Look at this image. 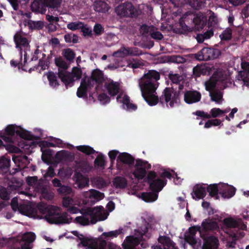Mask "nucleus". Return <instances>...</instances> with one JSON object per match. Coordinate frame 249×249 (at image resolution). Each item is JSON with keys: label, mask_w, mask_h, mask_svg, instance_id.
Instances as JSON below:
<instances>
[{"label": "nucleus", "mask_w": 249, "mask_h": 249, "mask_svg": "<svg viewBox=\"0 0 249 249\" xmlns=\"http://www.w3.org/2000/svg\"><path fill=\"white\" fill-rule=\"evenodd\" d=\"M123 233V228H119L118 230L115 231H111L108 232H104L102 233L101 238H104L105 239H108L109 238H117L118 236ZM100 239L99 241L102 239Z\"/></svg>", "instance_id": "c9c22d12"}, {"label": "nucleus", "mask_w": 249, "mask_h": 249, "mask_svg": "<svg viewBox=\"0 0 249 249\" xmlns=\"http://www.w3.org/2000/svg\"><path fill=\"white\" fill-rule=\"evenodd\" d=\"M52 183H53V187L58 188L56 191L58 194L66 196L70 195L71 194V188L68 186L63 185L59 179L54 178V179L52 180Z\"/></svg>", "instance_id": "a211bd4d"}, {"label": "nucleus", "mask_w": 249, "mask_h": 249, "mask_svg": "<svg viewBox=\"0 0 249 249\" xmlns=\"http://www.w3.org/2000/svg\"><path fill=\"white\" fill-rule=\"evenodd\" d=\"M206 23V16L201 13L184 15L179 19V27L175 28L174 31L176 34L187 35L192 32L193 27L202 29Z\"/></svg>", "instance_id": "f03ea898"}, {"label": "nucleus", "mask_w": 249, "mask_h": 249, "mask_svg": "<svg viewBox=\"0 0 249 249\" xmlns=\"http://www.w3.org/2000/svg\"><path fill=\"white\" fill-rule=\"evenodd\" d=\"M204 184H197L193 188L192 198L195 199H203L206 196V187Z\"/></svg>", "instance_id": "5701e85b"}, {"label": "nucleus", "mask_w": 249, "mask_h": 249, "mask_svg": "<svg viewBox=\"0 0 249 249\" xmlns=\"http://www.w3.org/2000/svg\"><path fill=\"white\" fill-rule=\"evenodd\" d=\"M94 10L100 13H105L107 11V4L104 1H98L94 3Z\"/></svg>", "instance_id": "8fccbe9b"}, {"label": "nucleus", "mask_w": 249, "mask_h": 249, "mask_svg": "<svg viewBox=\"0 0 249 249\" xmlns=\"http://www.w3.org/2000/svg\"><path fill=\"white\" fill-rule=\"evenodd\" d=\"M42 152V160L43 161L46 162L47 160L52 156L53 151L50 149H41Z\"/></svg>", "instance_id": "bf43d9fd"}, {"label": "nucleus", "mask_w": 249, "mask_h": 249, "mask_svg": "<svg viewBox=\"0 0 249 249\" xmlns=\"http://www.w3.org/2000/svg\"><path fill=\"white\" fill-rule=\"evenodd\" d=\"M78 246L87 247L86 249H121L119 246L112 242L107 243L105 240H101L97 243L93 238L80 239V242Z\"/></svg>", "instance_id": "39448f33"}, {"label": "nucleus", "mask_w": 249, "mask_h": 249, "mask_svg": "<svg viewBox=\"0 0 249 249\" xmlns=\"http://www.w3.org/2000/svg\"><path fill=\"white\" fill-rule=\"evenodd\" d=\"M61 2V0H35L32 3L31 9L34 13L45 14L47 8H58Z\"/></svg>", "instance_id": "0eeeda50"}, {"label": "nucleus", "mask_w": 249, "mask_h": 249, "mask_svg": "<svg viewBox=\"0 0 249 249\" xmlns=\"http://www.w3.org/2000/svg\"><path fill=\"white\" fill-rule=\"evenodd\" d=\"M142 63L138 60H135L133 59V61H132L131 60L127 61V65H126V67H129L130 68L132 69H137L140 68L141 66H142Z\"/></svg>", "instance_id": "680f3d73"}, {"label": "nucleus", "mask_w": 249, "mask_h": 249, "mask_svg": "<svg viewBox=\"0 0 249 249\" xmlns=\"http://www.w3.org/2000/svg\"><path fill=\"white\" fill-rule=\"evenodd\" d=\"M117 161L122 163L125 164L129 166L132 165L134 163V158L130 154L123 152L119 153L117 157Z\"/></svg>", "instance_id": "473e14b6"}, {"label": "nucleus", "mask_w": 249, "mask_h": 249, "mask_svg": "<svg viewBox=\"0 0 249 249\" xmlns=\"http://www.w3.org/2000/svg\"><path fill=\"white\" fill-rule=\"evenodd\" d=\"M89 89L86 88L85 87H83L82 86H80L78 87V89H77L76 95L78 98H83L84 97L87 96V90Z\"/></svg>", "instance_id": "e2e57ef3"}, {"label": "nucleus", "mask_w": 249, "mask_h": 249, "mask_svg": "<svg viewBox=\"0 0 249 249\" xmlns=\"http://www.w3.org/2000/svg\"><path fill=\"white\" fill-rule=\"evenodd\" d=\"M151 166L146 161L141 159L136 160L135 165V170L133 175L135 178L138 180L142 179L146 177V171L150 169Z\"/></svg>", "instance_id": "f8f14e48"}, {"label": "nucleus", "mask_w": 249, "mask_h": 249, "mask_svg": "<svg viewBox=\"0 0 249 249\" xmlns=\"http://www.w3.org/2000/svg\"><path fill=\"white\" fill-rule=\"evenodd\" d=\"M23 62H22V53H19V60H15L14 59L10 61V65L12 67L17 68L22 70V71H27L28 62H27V53L25 52L23 54Z\"/></svg>", "instance_id": "412c9836"}, {"label": "nucleus", "mask_w": 249, "mask_h": 249, "mask_svg": "<svg viewBox=\"0 0 249 249\" xmlns=\"http://www.w3.org/2000/svg\"><path fill=\"white\" fill-rule=\"evenodd\" d=\"M218 244L217 238L211 235L209 237L203 239L202 249H217Z\"/></svg>", "instance_id": "c85d7f7f"}, {"label": "nucleus", "mask_w": 249, "mask_h": 249, "mask_svg": "<svg viewBox=\"0 0 249 249\" xmlns=\"http://www.w3.org/2000/svg\"><path fill=\"white\" fill-rule=\"evenodd\" d=\"M102 206H96L94 208H88L84 212V215L75 218L74 222L82 226H87L89 223L95 224L98 221L105 220L107 215L102 213L103 211Z\"/></svg>", "instance_id": "20e7f679"}, {"label": "nucleus", "mask_w": 249, "mask_h": 249, "mask_svg": "<svg viewBox=\"0 0 249 249\" xmlns=\"http://www.w3.org/2000/svg\"><path fill=\"white\" fill-rule=\"evenodd\" d=\"M76 150L87 155H90L96 153V151L89 145H78L76 147Z\"/></svg>", "instance_id": "37998d69"}, {"label": "nucleus", "mask_w": 249, "mask_h": 249, "mask_svg": "<svg viewBox=\"0 0 249 249\" xmlns=\"http://www.w3.org/2000/svg\"><path fill=\"white\" fill-rule=\"evenodd\" d=\"M5 134L8 136H14L15 134L20 138L27 140H32L36 139L35 136L30 134L28 131L18 127L14 124H9L5 129Z\"/></svg>", "instance_id": "9d476101"}, {"label": "nucleus", "mask_w": 249, "mask_h": 249, "mask_svg": "<svg viewBox=\"0 0 249 249\" xmlns=\"http://www.w3.org/2000/svg\"><path fill=\"white\" fill-rule=\"evenodd\" d=\"M211 72V68L209 66L197 65L193 69V73L194 76L198 77L201 75H209Z\"/></svg>", "instance_id": "2f4dec72"}, {"label": "nucleus", "mask_w": 249, "mask_h": 249, "mask_svg": "<svg viewBox=\"0 0 249 249\" xmlns=\"http://www.w3.org/2000/svg\"><path fill=\"white\" fill-rule=\"evenodd\" d=\"M0 198L4 200L9 199V193L4 187H0Z\"/></svg>", "instance_id": "69168bd1"}, {"label": "nucleus", "mask_w": 249, "mask_h": 249, "mask_svg": "<svg viewBox=\"0 0 249 249\" xmlns=\"http://www.w3.org/2000/svg\"><path fill=\"white\" fill-rule=\"evenodd\" d=\"M94 163L95 167L104 169L105 167V160L103 155L101 154L98 155L95 160H94Z\"/></svg>", "instance_id": "3c124183"}, {"label": "nucleus", "mask_w": 249, "mask_h": 249, "mask_svg": "<svg viewBox=\"0 0 249 249\" xmlns=\"http://www.w3.org/2000/svg\"><path fill=\"white\" fill-rule=\"evenodd\" d=\"M117 14L121 17L136 18L142 14V11L129 2L118 6L116 8Z\"/></svg>", "instance_id": "6e6552de"}, {"label": "nucleus", "mask_w": 249, "mask_h": 249, "mask_svg": "<svg viewBox=\"0 0 249 249\" xmlns=\"http://www.w3.org/2000/svg\"><path fill=\"white\" fill-rule=\"evenodd\" d=\"M84 25L83 23L82 22H71L67 25V28L68 29L71 31H75L78 29H80L82 27H84Z\"/></svg>", "instance_id": "4d7b16f0"}, {"label": "nucleus", "mask_w": 249, "mask_h": 249, "mask_svg": "<svg viewBox=\"0 0 249 249\" xmlns=\"http://www.w3.org/2000/svg\"><path fill=\"white\" fill-rule=\"evenodd\" d=\"M160 79V73L154 70L148 71L139 79L142 97L149 106H155L158 103L159 97L156 95V90L159 87Z\"/></svg>", "instance_id": "f257e3e1"}, {"label": "nucleus", "mask_w": 249, "mask_h": 249, "mask_svg": "<svg viewBox=\"0 0 249 249\" xmlns=\"http://www.w3.org/2000/svg\"><path fill=\"white\" fill-rule=\"evenodd\" d=\"M201 98V93L196 90H187L184 93V101L188 104L198 102Z\"/></svg>", "instance_id": "6ab92c4d"}, {"label": "nucleus", "mask_w": 249, "mask_h": 249, "mask_svg": "<svg viewBox=\"0 0 249 249\" xmlns=\"http://www.w3.org/2000/svg\"><path fill=\"white\" fill-rule=\"evenodd\" d=\"M39 147L41 149H47L49 147H55L56 144L53 142H50L46 141H43L39 143Z\"/></svg>", "instance_id": "338daca9"}, {"label": "nucleus", "mask_w": 249, "mask_h": 249, "mask_svg": "<svg viewBox=\"0 0 249 249\" xmlns=\"http://www.w3.org/2000/svg\"><path fill=\"white\" fill-rule=\"evenodd\" d=\"M76 183L78 185L79 188L83 189L88 186L89 180L88 178L84 177L83 175L80 174H77Z\"/></svg>", "instance_id": "58836bf2"}, {"label": "nucleus", "mask_w": 249, "mask_h": 249, "mask_svg": "<svg viewBox=\"0 0 249 249\" xmlns=\"http://www.w3.org/2000/svg\"><path fill=\"white\" fill-rule=\"evenodd\" d=\"M194 115H195L198 117H201L203 119H210L211 118H216L220 117L223 115L221 112V109L220 108H213L210 110V114L206 112L203 110H197L195 112L193 113Z\"/></svg>", "instance_id": "dca6fc26"}, {"label": "nucleus", "mask_w": 249, "mask_h": 249, "mask_svg": "<svg viewBox=\"0 0 249 249\" xmlns=\"http://www.w3.org/2000/svg\"><path fill=\"white\" fill-rule=\"evenodd\" d=\"M206 187V191L209 193L210 196L215 197L217 199V195L219 194V184H210Z\"/></svg>", "instance_id": "ea45409f"}, {"label": "nucleus", "mask_w": 249, "mask_h": 249, "mask_svg": "<svg viewBox=\"0 0 249 249\" xmlns=\"http://www.w3.org/2000/svg\"><path fill=\"white\" fill-rule=\"evenodd\" d=\"M96 84L95 81L88 79H84L82 80L81 83H80V86L84 88H87L88 89H90L94 87V85Z\"/></svg>", "instance_id": "6e6d98bb"}, {"label": "nucleus", "mask_w": 249, "mask_h": 249, "mask_svg": "<svg viewBox=\"0 0 249 249\" xmlns=\"http://www.w3.org/2000/svg\"><path fill=\"white\" fill-rule=\"evenodd\" d=\"M178 91H175L173 87L165 88V89H163V92H162L161 96L159 98L158 103L160 102V105L163 106V107H164L165 104L167 106V103L173 97L172 95H174V93Z\"/></svg>", "instance_id": "aec40b11"}, {"label": "nucleus", "mask_w": 249, "mask_h": 249, "mask_svg": "<svg viewBox=\"0 0 249 249\" xmlns=\"http://www.w3.org/2000/svg\"><path fill=\"white\" fill-rule=\"evenodd\" d=\"M88 79L95 81L96 84L95 88L96 90H97L98 88L101 86L105 81L103 72L98 69H95L92 71L90 77L88 78Z\"/></svg>", "instance_id": "c756f323"}, {"label": "nucleus", "mask_w": 249, "mask_h": 249, "mask_svg": "<svg viewBox=\"0 0 249 249\" xmlns=\"http://www.w3.org/2000/svg\"><path fill=\"white\" fill-rule=\"evenodd\" d=\"M119 53H123V56H137L141 54L140 50L137 47H128L126 48L125 47H121L118 52L114 53L113 55L117 56V54Z\"/></svg>", "instance_id": "7c9ffc66"}, {"label": "nucleus", "mask_w": 249, "mask_h": 249, "mask_svg": "<svg viewBox=\"0 0 249 249\" xmlns=\"http://www.w3.org/2000/svg\"><path fill=\"white\" fill-rule=\"evenodd\" d=\"M68 213L66 212L60 213L58 211L50 215H45L44 218L50 224L56 225L70 224L72 218H68Z\"/></svg>", "instance_id": "9b49d317"}, {"label": "nucleus", "mask_w": 249, "mask_h": 249, "mask_svg": "<svg viewBox=\"0 0 249 249\" xmlns=\"http://www.w3.org/2000/svg\"><path fill=\"white\" fill-rule=\"evenodd\" d=\"M167 76L173 84L176 85L179 84L180 82L183 81V77L182 75L178 73H175L171 71L169 72Z\"/></svg>", "instance_id": "a19ab883"}, {"label": "nucleus", "mask_w": 249, "mask_h": 249, "mask_svg": "<svg viewBox=\"0 0 249 249\" xmlns=\"http://www.w3.org/2000/svg\"><path fill=\"white\" fill-rule=\"evenodd\" d=\"M14 41L16 44V48L19 50L22 53V48H23L24 52L29 49V45L28 40L25 37L21 36V33L18 32L14 36Z\"/></svg>", "instance_id": "4468645a"}, {"label": "nucleus", "mask_w": 249, "mask_h": 249, "mask_svg": "<svg viewBox=\"0 0 249 249\" xmlns=\"http://www.w3.org/2000/svg\"><path fill=\"white\" fill-rule=\"evenodd\" d=\"M54 61L55 65L58 68V77L65 85L66 89L69 86L71 87L75 80H73L66 71L69 66L62 57H55Z\"/></svg>", "instance_id": "423d86ee"}, {"label": "nucleus", "mask_w": 249, "mask_h": 249, "mask_svg": "<svg viewBox=\"0 0 249 249\" xmlns=\"http://www.w3.org/2000/svg\"><path fill=\"white\" fill-rule=\"evenodd\" d=\"M89 197L93 198L96 200H102L105 197V195L103 193L96 190H90V194H89Z\"/></svg>", "instance_id": "5fc2aeb1"}, {"label": "nucleus", "mask_w": 249, "mask_h": 249, "mask_svg": "<svg viewBox=\"0 0 249 249\" xmlns=\"http://www.w3.org/2000/svg\"><path fill=\"white\" fill-rule=\"evenodd\" d=\"M235 188L226 184H220V195L224 198H231L235 195Z\"/></svg>", "instance_id": "b1692460"}, {"label": "nucleus", "mask_w": 249, "mask_h": 249, "mask_svg": "<svg viewBox=\"0 0 249 249\" xmlns=\"http://www.w3.org/2000/svg\"><path fill=\"white\" fill-rule=\"evenodd\" d=\"M224 121V119L221 120L215 118L212 120H209L207 121L204 124L205 128H209L212 126H217L219 125L222 126V122Z\"/></svg>", "instance_id": "c03bdc74"}, {"label": "nucleus", "mask_w": 249, "mask_h": 249, "mask_svg": "<svg viewBox=\"0 0 249 249\" xmlns=\"http://www.w3.org/2000/svg\"><path fill=\"white\" fill-rule=\"evenodd\" d=\"M47 78H48V81H49V85L51 87L55 88L59 86L57 76H56L53 72H48V74H47Z\"/></svg>", "instance_id": "79ce46f5"}, {"label": "nucleus", "mask_w": 249, "mask_h": 249, "mask_svg": "<svg viewBox=\"0 0 249 249\" xmlns=\"http://www.w3.org/2000/svg\"><path fill=\"white\" fill-rule=\"evenodd\" d=\"M123 104L126 106V109L134 111L137 109V105L130 103V97L127 95H124L123 97Z\"/></svg>", "instance_id": "a18cd8bd"}, {"label": "nucleus", "mask_w": 249, "mask_h": 249, "mask_svg": "<svg viewBox=\"0 0 249 249\" xmlns=\"http://www.w3.org/2000/svg\"><path fill=\"white\" fill-rule=\"evenodd\" d=\"M224 226L229 228H237L241 230H246L247 226L242 222L241 219L236 220L232 218H225L223 220Z\"/></svg>", "instance_id": "f3484780"}, {"label": "nucleus", "mask_w": 249, "mask_h": 249, "mask_svg": "<svg viewBox=\"0 0 249 249\" xmlns=\"http://www.w3.org/2000/svg\"><path fill=\"white\" fill-rule=\"evenodd\" d=\"M139 244V238L133 236H128L123 242V247L124 249H140L136 248Z\"/></svg>", "instance_id": "cd10ccee"}, {"label": "nucleus", "mask_w": 249, "mask_h": 249, "mask_svg": "<svg viewBox=\"0 0 249 249\" xmlns=\"http://www.w3.org/2000/svg\"><path fill=\"white\" fill-rule=\"evenodd\" d=\"M151 37L153 38L155 40H162L163 38V36H162V34L160 33V32L158 31H155L149 34Z\"/></svg>", "instance_id": "774afa93"}, {"label": "nucleus", "mask_w": 249, "mask_h": 249, "mask_svg": "<svg viewBox=\"0 0 249 249\" xmlns=\"http://www.w3.org/2000/svg\"><path fill=\"white\" fill-rule=\"evenodd\" d=\"M29 29L31 30H40L43 28V23L41 21H34L29 20L28 22Z\"/></svg>", "instance_id": "de8ad7c7"}, {"label": "nucleus", "mask_w": 249, "mask_h": 249, "mask_svg": "<svg viewBox=\"0 0 249 249\" xmlns=\"http://www.w3.org/2000/svg\"><path fill=\"white\" fill-rule=\"evenodd\" d=\"M64 40L67 43H73L75 44L78 41L77 36L75 34H67L64 35Z\"/></svg>", "instance_id": "13d9d810"}, {"label": "nucleus", "mask_w": 249, "mask_h": 249, "mask_svg": "<svg viewBox=\"0 0 249 249\" xmlns=\"http://www.w3.org/2000/svg\"><path fill=\"white\" fill-rule=\"evenodd\" d=\"M155 29L156 28L154 26H148L146 24H143L140 27L141 32H142V35L144 36L154 32Z\"/></svg>", "instance_id": "603ef678"}, {"label": "nucleus", "mask_w": 249, "mask_h": 249, "mask_svg": "<svg viewBox=\"0 0 249 249\" xmlns=\"http://www.w3.org/2000/svg\"><path fill=\"white\" fill-rule=\"evenodd\" d=\"M158 241V243L163 246V249H178L176 244L169 236L160 235Z\"/></svg>", "instance_id": "a878e982"}, {"label": "nucleus", "mask_w": 249, "mask_h": 249, "mask_svg": "<svg viewBox=\"0 0 249 249\" xmlns=\"http://www.w3.org/2000/svg\"><path fill=\"white\" fill-rule=\"evenodd\" d=\"M242 71L238 73V80L243 81L244 84L249 83V62H242L241 63Z\"/></svg>", "instance_id": "393cba45"}, {"label": "nucleus", "mask_w": 249, "mask_h": 249, "mask_svg": "<svg viewBox=\"0 0 249 249\" xmlns=\"http://www.w3.org/2000/svg\"><path fill=\"white\" fill-rule=\"evenodd\" d=\"M105 88L110 96L114 97L119 93L120 84L118 82H114L112 79H109L108 82L105 83Z\"/></svg>", "instance_id": "4be33fe9"}, {"label": "nucleus", "mask_w": 249, "mask_h": 249, "mask_svg": "<svg viewBox=\"0 0 249 249\" xmlns=\"http://www.w3.org/2000/svg\"><path fill=\"white\" fill-rule=\"evenodd\" d=\"M221 51L217 49L210 47H203L200 51L195 53L194 56L198 61H209L217 58L221 55Z\"/></svg>", "instance_id": "1a4fd4ad"}, {"label": "nucleus", "mask_w": 249, "mask_h": 249, "mask_svg": "<svg viewBox=\"0 0 249 249\" xmlns=\"http://www.w3.org/2000/svg\"><path fill=\"white\" fill-rule=\"evenodd\" d=\"M188 230L189 233H190V234L186 235V236H195L197 231L199 232V234H200L201 238H202L203 240L206 238L211 236H205L204 234L205 233L203 231H202L200 226H194L190 227Z\"/></svg>", "instance_id": "e433bc0d"}, {"label": "nucleus", "mask_w": 249, "mask_h": 249, "mask_svg": "<svg viewBox=\"0 0 249 249\" xmlns=\"http://www.w3.org/2000/svg\"><path fill=\"white\" fill-rule=\"evenodd\" d=\"M55 159L60 161H67L71 159V154L70 152L62 150L57 152L55 156Z\"/></svg>", "instance_id": "4c0bfd02"}, {"label": "nucleus", "mask_w": 249, "mask_h": 249, "mask_svg": "<svg viewBox=\"0 0 249 249\" xmlns=\"http://www.w3.org/2000/svg\"><path fill=\"white\" fill-rule=\"evenodd\" d=\"M23 239L26 241L25 243H31L36 239V235L32 232H27L23 235Z\"/></svg>", "instance_id": "0e129e2a"}, {"label": "nucleus", "mask_w": 249, "mask_h": 249, "mask_svg": "<svg viewBox=\"0 0 249 249\" xmlns=\"http://www.w3.org/2000/svg\"><path fill=\"white\" fill-rule=\"evenodd\" d=\"M11 160L10 157L2 156L0 157V172L6 173L10 169Z\"/></svg>", "instance_id": "72a5a7b5"}, {"label": "nucleus", "mask_w": 249, "mask_h": 249, "mask_svg": "<svg viewBox=\"0 0 249 249\" xmlns=\"http://www.w3.org/2000/svg\"><path fill=\"white\" fill-rule=\"evenodd\" d=\"M200 227L205 234L208 232L213 233L219 231V225L217 222L213 219H210V218L204 219L201 222Z\"/></svg>", "instance_id": "ddd939ff"}, {"label": "nucleus", "mask_w": 249, "mask_h": 249, "mask_svg": "<svg viewBox=\"0 0 249 249\" xmlns=\"http://www.w3.org/2000/svg\"><path fill=\"white\" fill-rule=\"evenodd\" d=\"M185 0H183L185 1ZM188 3L192 8L199 10L206 6V0H187ZM170 2L174 4L175 7H178L181 0H169Z\"/></svg>", "instance_id": "2eb2a0df"}, {"label": "nucleus", "mask_w": 249, "mask_h": 249, "mask_svg": "<svg viewBox=\"0 0 249 249\" xmlns=\"http://www.w3.org/2000/svg\"><path fill=\"white\" fill-rule=\"evenodd\" d=\"M232 30L230 28H226L225 30H223V32L220 35V38L221 41H228L231 39Z\"/></svg>", "instance_id": "49530a36"}, {"label": "nucleus", "mask_w": 249, "mask_h": 249, "mask_svg": "<svg viewBox=\"0 0 249 249\" xmlns=\"http://www.w3.org/2000/svg\"><path fill=\"white\" fill-rule=\"evenodd\" d=\"M71 74V77H72L73 80H74V78H75L77 80L80 79L82 77V71L80 68L74 67L72 69V72L71 73H68Z\"/></svg>", "instance_id": "052dcab7"}, {"label": "nucleus", "mask_w": 249, "mask_h": 249, "mask_svg": "<svg viewBox=\"0 0 249 249\" xmlns=\"http://www.w3.org/2000/svg\"><path fill=\"white\" fill-rule=\"evenodd\" d=\"M157 174L154 171L148 173L146 181L149 185L151 192H143L142 194V199L147 202L155 201L158 198V193L167 184V180L163 179L156 178Z\"/></svg>", "instance_id": "7ed1b4c3"}, {"label": "nucleus", "mask_w": 249, "mask_h": 249, "mask_svg": "<svg viewBox=\"0 0 249 249\" xmlns=\"http://www.w3.org/2000/svg\"><path fill=\"white\" fill-rule=\"evenodd\" d=\"M222 93L220 91H213L210 92V97L212 101L219 103L222 99Z\"/></svg>", "instance_id": "864d4df0"}, {"label": "nucleus", "mask_w": 249, "mask_h": 249, "mask_svg": "<svg viewBox=\"0 0 249 249\" xmlns=\"http://www.w3.org/2000/svg\"><path fill=\"white\" fill-rule=\"evenodd\" d=\"M37 209L39 212L45 215H50L58 211L59 209L57 206L48 205L44 203H40L37 205Z\"/></svg>", "instance_id": "bb28decb"}, {"label": "nucleus", "mask_w": 249, "mask_h": 249, "mask_svg": "<svg viewBox=\"0 0 249 249\" xmlns=\"http://www.w3.org/2000/svg\"><path fill=\"white\" fill-rule=\"evenodd\" d=\"M62 55L66 60L69 62L73 61L75 58V53L71 49H66L62 51Z\"/></svg>", "instance_id": "09e8293b"}, {"label": "nucleus", "mask_w": 249, "mask_h": 249, "mask_svg": "<svg viewBox=\"0 0 249 249\" xmlns=\"http://www.w3.org/2000/svg\"><path fill=\"white\" fill-rule=\"evenodd\" d=\"M127 184L126 179L123 177L117 176L112 180V185L116 189H124Z\"/></svg>", "instance_id": "f704fd0d"}]
</instances>
